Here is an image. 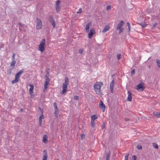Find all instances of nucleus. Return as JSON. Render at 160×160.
Wrapping results in <instances>:
<instances>
[{
	"instance_id": "1",
	"label": "nucleus",
	"mask_w": 160,
	"mask_h": 160,
	"mask_svg": "<svg viewBox=\"0 0 160 160\" xmlns=\"http://www.w3.org/2000/svg\"><path fill=\"white\" fill-rule=\"evenodd\" d=\"M102 85L101 82H97L94 85V89L97 94H99L101 92V88Z\"/></svg>"
},
{
	"instance_id": "2",
	"label": "nucleus",
	"mask_w": 160,
	"mask_h": 160,
	"mask_svg": "<svg viewBox=\"0 0 160 160\" xmlns=\"http://www.w3.org/2000/svg\"><path fill=\"white\" fill-rule=\"evenodd\" d=\"M46 40L45 39L43 38L40 42V44L38 45V50L40 51L41 52H44L45 49V44Z\"/></svg>"
},
{
	"instance_id": "3",
	"label": "nucleus",
	"mask_w": 160,
	"mask_h": 160,
	"mask_svg": "<svg viewBox=\"0 0 160 160\" xmlns=\"http://www.w3.org/2000/svg\"><path fill=\"white\" fill-rule=\"evenodd\" d=\"M23 70L22 69L19 71L16 74L15 77V79L12 82V83L14 84L17 83L19 81L20 77L21 75L23 73Z\"/></svg>"
},
{
	"instance_id": "4",
	"label": "nucleus",
	"mask_w": 160,
	"mask_h": 160,
	"mask_svg": "<svg viewBox=\"0 0 160 160\" xmlns=\"http://www.w3.org/2000/svg\"><path fill=\"white\" fill-rule=\"evenodd\" d=\"M68 80L67 78L65 80V82L62 85V90L61 94H63L67 91V87L68 85Z\"/></svg>"
},
{
	"instance_id": "5",
	"label": "nucleus",
	"mask_w": 160,
	"mask_h": 160,
	"mask_svg": "<svg viewBox=\"0 0 160 160\" xmlns=\"http://www.w3.org/2000/svg\"><path fill=\"white\" fill-rule=\"evenodd\" d=\"M37 22V25L36 26V28L37 29L39 30L41 29L42 27V21L41 19H38V18H37L36 20Z\"/></svg>"
},
{
	"instance_id": "6",
	"label": "nucleus",
	"mask_w": 160,
	"mask_h": 160,
	"mask_svg": "<svg viewBox=\"0 0 160 160\" xmlns=\"http://www.w3.org/2000/svg\"><path fill=\"white\" fill-rule=\"evenodd\" d=\"M49 20L53 28H55L56 26L55 22L53 17L52 16H50Z\"/></svg>"
},
{
	"instance_id": "7",
	"label": "nucleus",
	"mask_w": 160,
	"mask_h": 160,
	"mask_svg": "<svg viewBox=\"0 0 160 160\" xmlns=\"http://www.w3.org/2000/svg\"><path fill=\"white\" fill-rule=\"evenodd\" d=\"M99 107L102 109V111L104 112L105 110V107L104 104L102 101H101L99 104Z\"/></svg>"
},
{
	"instance_id": "8",
	"label": "nucleus",
	"mask_w": 160,
	"mask_h": 160,
	"mask_svg": "<svg viewBox=\"0 0 160 160\" xmlns=\"http://www.w3.org/2000/svg\"><path fill=\"white\" fill-rule=\"evenodd\" d=\"M114 83V80L113 79L110 83V90L111 92L112 93H113V92Z\"/></svg>"
},
{
	"instance_id": "9",
	"label": "nucleus",
	"mask_w": 160,
	"mask_h": 160,
	"mask_svg": "<svg viewBox=\"0 0 160 160\" xmlns=\"http://www.w3.org/2000/svg\"><path fill=\"white\" fill-rule=\"evenodd\" d=\"M144 87L142 84L140 83L136 86V89L137 90H140L142 91L143 90Z\"/></svg>"
},
{
	"instance_id": "10",
	"label": "nucleus",
	"mask_w": 160,
	"mask_h": 160,
	"mask_svg": "<svg viewBox=\"0 0 160 160\" xmlns=\"http://www.w3.org/2000/svg\"><path fill=\"white\" fill-rule=\"evenodd\" d=\"M95 32V31L94 29H91L90 31V32L88 34V38H92V35Z\"/></svg>"
},
{
	"instance_id": "11",
	"label": "nucleus",
	"mask_w": 160,
	"mask_h": 160,
	"mask_svg": "<svg viewBox=\"0 0 160 160\" xmlns=\"http://www.w3.org/2000/svg\"><path fill=\"white\" fill-rule=\"evenodd\" d=\"M124 24V21H121L120 22L118 25L117 29H120L123 26Z\"/></svg>"
},
{
	"instance_id": "12",
	"label": "nucleus",
	"mask_w": 160,
	"mask_h": 160,
	"mask_svg": "<svg viewBox=\"0 0 160 160\" xmlns=\"http://www.w3.org/2000/svg\"><path fill=\"white\" fill-rule=\"evenodd\" d=\"M92 23L91 22L88 23L86 26L85 29L86 32H88L89 31L90 27L91 26Z\"/></svg>"
},
{
	"instance_id": "13",
	"label": "nucleus",
	"mask_w": 160,
	"mask_h": 160,
	"mask_svg": "<svg viewBox=\"0 0 160 160\" xmlns=\"http://www.w3.org/2000/svg\"><path fill=\"white\" fill-rule=\"evenodd\" d=\"M128 97L127 99V101H130L132 100V93L130 91H128Z\"/></svg>"
},
{
	"instance_id": "14",
	"label": "nucleus",
	"mask_w": 160,
	"mask_h": 160,
	"mask_svg": "<svg viewBox=\"0 0 160 160\" xmlns=\"http://www.w3.org/2000/svg\"><path fill=\"white\" fill-rule=\"evenodd\" d=\"M29 86L30 87V88L29 89V92L30 95H32L33 92V90L34 89V86L33 84H30Z\"/></svg>"
},
{
	"instance_id": "15",
	"label": "nucleus",
	"mask_w": 160,
	"mask_h": 160,
	"mask_svg": "<svg viewBox=\"0 0 160 160\" xmlns=\"http://www.w3.org/2000/svg\"><path fill=\"white\" fill-rule=\"evenodd\" d=\"M48 137L46 135H44L43 136V142L44 143H47L48 142Z\"/></svg>"
},
{
	"instance_id": "16",
	"label": "nucleus",
	"mask_w": 160,
	"mask_h": 160,
	"mask_svg": "<svg viewBox=\"0 0 160 160\" xmlns=\"http://www.w3.org/2000/svg\"><path fill=\"white\" fill-rule=\"evenodd\" d=\"M16 63V61H12L11 62L10 68L11 70L13 69L15 67V65Z\"/></svg>"
},
{
	"instance_id": "17",
	"label": "nucleus",
	"mask_w": 160,
	"mask_h": 160,
	"mask_svg": "<svg viewBox=\"0 0 160 160\" xmlns=\"http://www.w3.org/2000/svg\"><path fill=\"white\" fill-rule=\"evenodd\" d=\"M43 154L44 156L42 160H47L48 158V156L47 155V152L45 150H44L43 151Z\"/></svg>"
},
{
	"instance_id": "18",
	"label": "nucleus",
	"mask_w": 160,
	"mask_h": 160,
	"mask_svg": "<svg viewBox=\"0 0 160 160\" xmlns=\"http://www.w3.org/2000/svg\"><path fill=\"white\" fill-rule=\"evenodd\" d=\"M153 115L154 116L160 118V112H155L153 113Z\"/></svg>"
},
{
	"instance_id": "19",
	"label": "nucleus",
	"mask_w": 160,
	"mask_h": 160,
	"mask_svg": "<svg viewBox=\"0 0 160 160\" xmlns=\"http://www.w3.org/2000/svg\"><path fill=\"white\" fill-rule=\"evenodd\" d=\"M110 29V27L108 25H107L105 26L104 28L102 30V32L103 33L105 32L108 31Z\"/></svg>"
},
{
	"instance_id": "20",
	"label": "nucleus",
	"mask_w": 160,
	"mask_h": 160,
	"mask_svg": "<svg viewBox=\"0 0 160 160\" xmlns=\"http://www.w3.org/2000/svg\"><path fill=\"white\" fill-rule=\"evenodd\" d=\"M91 121H94L96 119H97L98 118V117L97 115H94L91 116Z\"/></svg>"
},
{
	"instance_id": "21",
	"label": "nucleus",
	"mask_w": 160,
	"mask_h": 160,
	"mask_svg": "<svg viewBox=\"0 0 160 160\" xmlns=\"http://www.w3.org/2000/svg\"><path fill=\"white\" fill-rule=\"evenodd\" d=\"M49 82H45V83L44 84V90H45L48 88V85L49 83Z\"/></svg>"
},
{
	"instance_id": "22",
	"label": "nucleus",
	"mask_w": 160,
	"mask_h": 160,
	"mask_svg": "<svg viewBox=\"0 0 160 160\" xmlns=\"http://www.w3.org/2000/svg\"><path fill=\"white\" fill-rule=\"evenodd\" d=\"M58 109L55 110L54 114H55V116L56 117H58Z\"/></svg>"
},
{
	"instance_id": "23",
	"label": "nucleus",
	"mask_w": 160,
	"mask_h": 160,
	"mask_svg": "<svg viewBox=\"0 0 160 160\" xmlns=\"http://www.w3.org/2000/svg\"><path fill=\"white\" fill-rule=\"evenodd\" d=\"M55 7L57 12H59L61 9L60 7L59 6H55Z\"/></svg>"
},
{
	"instance_id": "24",
	"label": "nucleus",
	"mask_w": 160,
	"mask_h": 160,
	"mask_svg": "<svg viewBox=\"0 0 160 160\" xmlns=\"http://www.w3.org/2000/svg\"><path fill=\"white\" fill-rule=\"evenodd\" d=\"M156 62L157 65H158V67H160V60L159 59H157L156 60Z\"/></svg>"
},
{
	"instance_id": "25",
	"label": "nucleus",
	"mask_w": 160,
	"mask_h": 160,
	"mask_svg": "<svg viewBox=\"0 0 160 160\" xmlns=\"http://www.w3.org/2000/svg\"><path fill=\"white\" fill-rule=\"evenodd\" d=\"M91 124L92 127H93L95 126V123L94 121H91Z\"/></svg>"
},
{
	"instance_id": "26",
	"label": "nucleus",
	"mask_w": 160,
	"mask_h": 160,
	"mask_svg": "<svg viewBox=\"0 0 160 160\" xmlns=\"http://www.w3.org/2000/svg\"><path fill=\"white\" fill-rule=\"evenodd\" d=\"M15 54L13 53V54L12 55V61H16L15 60Z\"/></svg>"
},
{
	"instance_id": "27",
	"label": "nucleus",
	"mask_w": 160,
	"mask_h": 160,
	"mask_svg": "<svg viewBox=\"0 0 160 160\" xmlns=\"http://www.w3.org/2000/svg\"><path fill=\"white\" fill-rule=\"evenodd\" d=\"M153 146L156 149H158V145L155 143H153Z\"/></svg>"
},
{
	"instance_id": "28",
	"label": "nucleus",
	"mask_w": 160,
	"mask_h": 160,
	"mask_svg": "<svg viewBox=\"0 0 160 160\" xmlns=\"http://www.w3.org/2000/svg\"><path fill=\"white\" fill-rule=\"evenodd\" d=\"M137 148L139 150H141L142 148V147L141 145H137Z\"/></svg>"
},
{
	"instance_id": "29",
	"label": "nucleus",
	"mask_w": 160,
	"mask_h": 160,
	"mask_svg": "<svg viewBox=\"0 0 160 160\" xmlns=\"http://www.w3.org/2000/svg\"><path fill=\"white\" fill-rule=\"evenodd\" d=\"M127 26L128 27V31L129 32H130V24H129V22H128L127 23Z\"/></svg>"
},
{
	"instance_id": "30",
	"label": "nucleus",
	"mask_w": 160,
	"mask_h": 160,
	"mask_svg": "<svg viewBox=\"0 0 160 160\" xmlns=\"http://www.w3.org/2000/svg\"><path fill=\"white\" fill-rule=\"evenodd\" d=\"M60 3L59 1H57L56 2V6H59Z\"/></svg>"
},
{
	"instance_id": "31",
	"label": "nucleus",
	"mask_w": 160,
	"mask_h": 160,
	"mask_svg": "<svg viewBox=\"0 0 160 160\" xmlns=\"http://www.w3.org/2000/svg\"><path fill=\"white\" fill-rule=\"evenodd\" d=\"M81 138L82 139H84L85 138V135L84 134H82L81 135Z\"/></svg>"
},
{
	"instance_id": "32",
	"label": "nucleus",
	"mask_w": 160,
	"mask_h": 160,
	"mask_svg": "<svg viewBox=\"0 0 160 160\" xmlns=\"http://www.w3.org/2000/svg\"><path fill=\"white\" fill-rule=\"evenodd\" d=\"M50 76L49 73L48 72H47L46 74L45 75V78H49Z\"/></svg>"
},
{
	"instance_id": "33",
	"label": "nucleus",
	"mask_w": 160,
	"mask_h": 160,
	"mask_svg": "<svg viewBox=\"0 0 160 160\" xmlns=\"http://www.w3.org/2000/svg\"><path fill=\"white\" fill-rule=\"evenodd\" d=\"M82 12V9L81 8H80L78 10V11L77 12V13H81Z\"/></svg>"
},
{
	"instance_id": "34",
	"label": "nucleus",
	"mask_w": 160,
	"mask_h": 160,
	"mask_svg": "<svg viewBox=\"0 0 160 160\" xmlns=\"http://www.w3.org/2000/svg\"><path fill=\"white\" fill-rule=\"evenodd\" d=\"M44 118V116L43 115H41L39 118V120H42Z\"/></svg>"
},
{
	"instance_id": "35",
	"label": "nucleus",
	"mask_w": 160,
	"mask_h": 160,
	"mask_svg": "<svg viewBox=\"0 0 160 160\" xmlns=\"http://www.w3.org/2000/svg\"><path fill=\"white\" fill-rule=\"evenodd\" d=\"M54 106L55 107V109H58V108L57 107V106L55 102L54 103Z\"/></svg>"
},
{
	"instance_id": "36",
	"label": "nucleus",
	"mask_w": 160,
	"mask_h": 160,
	"mask_svg": "<svg viewBox=\"0 0 160 160\" xmlns=\"http://www.w3.org/2000/svg\"><path fill=\"white\" fill-rule=\"evenodd\" d=\"M128 156H129L128 154L126 155L125 157V160H128Z\"/></svg>"
},
{
	"instance_id": "37",
	"label": "nucleus",
	"mask_w": 160,
	"mask_h": 160,
	"mask_svg": "<svg viewBox=\"0 0 160 160\" xmlns=\"http://www.w3.org/2000/svg\"><path fill=\"white\" fill-rule=\"evenodd\" d=\"M79 52L80 53L82 54L83 52V50L82 49H80L79 50Z\"/></svg>"
},
{
	"instance_id": "38",
	"label": "nucleus",
	"mask_w": 160,
	"mask_h": 160,
	"mask_svg": "<svg viewBox=\"0 0 160 160\" xmlns=\"http://www.w3.org/2000/svg\"><path fill=\"white\" fill-rule=\"evenodd\" d=\"M45 78V81L49 82L50 81V79L49 78Z\"/></svg>"
},
{
	"instance_id": "39",
	"label": "nucleus",
	"mask_w": 160,
	"mask_h": 160,
	"mask_svg": "<svg viewBox=\"0 0 160 160\" xmlns=\"http://www.w3.org/2000/svg\"><path fill=\"white\" fill-rule=\"evenodd\" d=\"M121 55L120 54L118 55L117 58L118 60L120 59L121 58Z\"/></svg>"
},
{
	"instance_id": "40",
	"label": "nucleus",
	"mask_w": 160,
	"mask_h": 160,
	"mask_svg": "<svg viewBox=\"0 0 160 160\" xmlns=\"http://www.w3.org/2000/svg\"><path fill=\"white\" fill-rule=\"evenodd\" d=\"M74 98L75 100H78L79 99V97L77 96H74Z\"/></svg>"
},
{
	"instance_id": "41",
	"label": "nucleus",
	"mask_w": 160,
	"mask_h": 160,
	"mask_svg": "<svg viewBox=\"0 0 160 160\" xmlns=\"http://www.w3.org/2000/svg\"><path fill=\"white\" fill-rule=\"evenodd\" d=\"M123 30H124V29L123 28H121L120 30L119 31V33H120L121 32H122L123 31Z\"/></svg>"
},
{
	"instance_id": "42",
	"label": "nucleus",
	"mask_w": 160,
	"mask_h": 160,
	"mask_svg": "<svg viewBox=\"0 0 160 160\" xmlns=\"http://www.w3.org/2000/svg\"><path fill=\"white\" fill-rule=\"evenodd\" d=\"M110 156V153H108L107 155L106 158L109 159Z\"/></svg>"
},
{
	"instance_id": "43",
	"label": "nucleus",
	"mask_w": 160,
	"mask_h": 160,
	"mask_svg": "<svg viewBox=\"0 0 160 160\" xmlns=\"http://www.w3.org/2000/svg\"><path fill=\"white\" fill-rule=\"evenodd\" d=\"M131 73L132 75H134L135 73V70L133 69L132 70L131 72Z\"/></svg>"
},
{
	"instance_id": "44",
	"label": "nucleus",
	"mask_w": 160,
	"mask_h": 160,
	"mask_svg": "<svg viewBox=\"0 0 160 160\" xmlns=\"http://www.w3.org/2000/svg\"><path fill=\"white\" fill-rule=\"evenodd\" d=\"M111 8V7L109 6H108L107 7V9L108 10H109Z\"/></svg>"
},
{
	"instance_id": "45",
	"label": "nucleus",
	"mask_w": 160,
	"mask_h": 160,
	"mask_svg": "<svg viewBox=\"0 0 160 160\" xmlns=\"http://www.w3.org/2000/svg\"><path fill=\"white\" fill-rule=\"evenodd\" d=\"M11 70H11L10 69V70H8V73H9V74H10L11 73V72H12Z\"/></svg>"
},
{
	"instance_id": "46",
	"label": "nucleus",
	"mask_w": 160,
	"mask_h": 160,
	"mask_svg": "<svg viewBox=\"0 0 160 160\" xmlns=\"http://www.w3.org/2000/svg\"><path fill=\"white\" fill-rule=\"evenodd\" d=\"M136 156L135 155H133L132 157V158L133 160H135L136 159Z\"/></svg>"
},
{
	"instance_id": "47",
	"label": "nucleus",
	"mask_w": 160,
	"mask_h": 160,
	"mask_svg": "<svg viewBox=\"0 0 160 160\" xmlns=\"http://www.w3.org/2000/svg\"><path fill=\"white\" fill-rule=\"evenodd\" d=\"M42 120H39V124L40 126H41L42 124Z\"/></svg>"
},
{
	"instance_id": "48",
	"label": "nucleus",
	"mask_w": 160,
	"mask_h": 160,
	"mask_svg": "<svg viewBox=\"0 0 160 160\" xmlns=\"http://www.w3.org/2000/svg\"><path fill=\"white\" fill-rule=\"evenodd\" d=\"M18 25L20 26H22V24L21 23H20V22L18 23Z\"/></svg>"
},
{
	"instance_id": "49",
	"label": "nucleus",
	"mask_w": 160,
	"mask_h": 160,
	"mask_svg": "<svg viewBox=\"0 0 160 160\" xmlns=\"http://www.w3.org/2000/svg\"><path fill=\"white\" fill-rule=\"evenodd\" d=\"M20 111L21 112H22L23 111V109L22 108H21V109H20Z\"/></svg>"
},
{
	"instance_id": "50",
	"label": "nucleus",
	"mask_w": 160,
	"mask_h": 160,
	"mask_svg": "<svg viewBox=\"0 0 160 160\" xmlns=\"http://www.w3.org/2000/svg\"><path fill=\"white\" fill-rule=\"evenodd\" d=\"M106 160H109V159L108 158H106Z\"/></svg>"
},
{
	"instance_id": "51",
	"label": "nucleus",
	"mask_w": 160,
	"mask_h": 160,
	"mask_svg": "<svg viewBox=\"0 0 160 160\" xmlns=\"http://www.w3.org/2000/svg\"><path fill=\"white\" fill-rule=\"evenodd\" d=\"M126 121H128V120H129V119H126Z\"/></svg>"
},
{
	"instance_id": "52",
	"label": "nucleus",
	"mask_w": 160,
	"mask_h": 160,
	"mask_svg": "<svg viewBox=\"0 0 160 160\" xmlns=\"http://www.w3.org/2000/svg\"><path fill=\"white\" fill-rule=\"evenodd\" d=\"M103 126H102V128H103Z\"/></svg>"
},
{
	"instance_id": "53",
	"label": "nucleus",
	"mask_w": 160,
	"mask_h": 160,
	"mask_svg": "<svg viewBox=\"0 0 160 160\" xmlns=\"http://www.w3.org/2000/svg\"><path fill=\"white\" fill-rule=\"evenodd\" d=\"M103 126H102V128H103Z\"/></svg>"
},
{
	"instance_id": "54",
	"label": "nucleus",
	"mask_w": 160,
	"mask_h": 160,
	"mask_svg": "<svg viewBox=\"0 0 160 160\" xmlns=\"http://www.w3.org/2000/svg\"><path fill=\"white\" fill-rule=\"evenodd\" d=\"M57 160H58V159Z\"/></svg>"
}]
</instances>
